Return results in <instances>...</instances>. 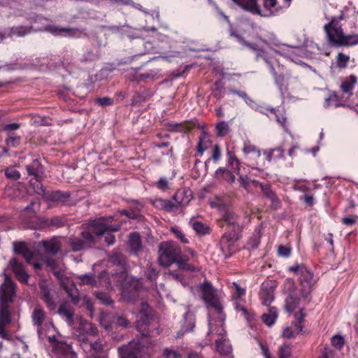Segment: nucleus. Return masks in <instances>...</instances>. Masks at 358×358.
I'll use <instances>...</instances> for the list:
<instances>
[{
  "label": "nucleus",
  "mask_w": 358,
  "mask_h": 358,
  "mask_svg": "<svg viewBox=\"0 0 358 358\" xmlns=\"http://www.w3.org/2000/svg\"><path fill=\"white\" fill-rule=\"evenodd\" d=\"M279 358H289L291 356V348L287 344L282 345L278 351Z\"/></svg>",
  "instance_id": "obj_51"
},
{
  "label": "nucleus",
  "mask_w": 358,
  "mask_h": 358,
  "mask_svg": "<svg viewBox=\"0 0 358 358\" xmlns=\"http://www.w3.org/2000/svg\"><path fill=\"white\" fill-rule=\"evenodd\" d=\"M40 178H38V182H36V180L31 179L30 180L31 185L34 186V191L38 194H43L45 193V188L41 184L39 180Z\"/></svg>",
  "instance_id": "obj_59"
},
{
  "label": "nucleus",
  "mask_w": 358,
  "mask_h": 358,
  "mask_svg": "<svg viewBox=\"0 0 358 358\" xmlns=\"http://www.w3.org/2000/svg\"><path fill=\"white\" fill-rule=\"evenodd\" d=\"M58 313L65 317L66 322L69 326H73L74 310L70 306L66 303L61 304L58 309Z\"/></svg>",
  "instance_id": "obj_26"
},
{
  "label": "nucleus",
  "mask_w": 358,
  "mask_h": 358,
  "mask_svg": "<svg viewBox=\"0 0 358 358\" xmlns=\"http://www.w3.org/2000/svg\"><path fill=\"white\" fill-rule=\"evenodd\" d=\"M357 77L354 75H350L348 79L345 80L341 85V91L347 94L348 96L352 95V90L357 84Z\"/></svg>",
  "instance_id": "obj_30"
},
{
  "label": "nucleus",
  "mask_w": 358,
  "mask_h": 358,
  "mask_svg": "<svg viewBox=\"0 0 358 358\" xmlns=\"http://www.w3.org/2000/svg\"><path fill=\"white\" fill-rule=\"evenodd\" d=\"M55 277L60 281L61 285L64 289H67V285H71V280L65 276L63 271L60 268H57L53 271Z\"/></svg>",
  "instance_id": "obj_40"
},
{
  "label": "nucleus",
  "mask_w": 358,
  "mask_h": 358,
  "mask_svg": "<svg viewBox=\"0 0 358 358\" xmlns=\"http://www.w3.org/2000/svg\"><path fill=\"white\" fill-rule=\"evenodd\" d=\"M200 290L202 293V299L206 302L207 306H210L218 311L222 310V307L217 298L216 290L210 282L205 280L200 285Z\"/></svg>",
  "instance_id": "obj_7"
},
{
  "label": "nucleus",
  "mask_w": 358,
  "mask_h": 358,
  "mask_svg": "<svg viewBox=\"0 0 358 358\" xmlns=\"http://www.w3.org/2000/svg\"><path fill=\"white\" fill-rule=\"evenodd\" d=\"M42 244L44 246L45 252L50 255L57 254L61 249L60 242L55 238L49 241H43Z\"/></svg>",
  "instance_id": "obj_29"
},
{
  "label": "nucleus",
  "mask_w": 358,
  "mask_h": 358,
  "mask_svg": "<svg viewBox=\"0 0 358 358\" xmlns=\"http://www.w3.org/2000/svg\"><path fill=\"white\" fill-rule=\"evenodd\" d=\"M162 208L167 212H171L177 209L179 203H175L169 200L160 199Z\"/></svg>",
  "instance_id": "obj_46"
},
{
  "label": "nucleus",
  "mask_w": 358,
  "mask_h": 358,
  "mask_svg": "<svg viewBox=\"0 0 358 358\" xmlns=\"http://www.w3.org/2000/svg\"><path fill=\"white\" fill-rule=\"evenodd\" d=\"M224 221L232 228L239 226L237 223V215L232 211H227L223 215Z\"/></svg>",
  "instance_id": "obj_42"
},
{
  "label": "nucleus",
  "mask_w": 358,
  "mask_h": 358,
  "mask_svg": "<svg viewBox=\"0 0 358 358\" xmlns=\"http://www.w3.org/2000/svg\"><path fill=\"white\" fill-rule=\"evenodd\" d=\"M229 92L241 97L248 105H252L254 103L253 99L250 98L244 91H238L234 89H230Z\"/></svg>",
  "instance_id": "obj_50"
},
{
  "label": "nucleus",
  "mask_w": 358,
  "mask_h": 358,
  "mask_svg": "<svg viewBox=\"0 0 358 358\" xmlns=\"http://www.w3.org/2000/svg\"><path fill=\"white\" fill-rule=\"evenodd\" d=\"M40 205L39 200L38 199H34L24 208V210L31 213H36L40 209Z\"/></svg>",
  "instance_id": "obj_57"
},
{
  "label": "nucleus",
  "mask_w": 358,
  "mask_h": 358,
  "mask_svg": "<svg viewBox=\"0 0 358 358\" xmlns=\"http://www.w3.org/2000/svg\"><path fill=\"white\" fill-rule=\"evenodd\" d=\"M80 329L89 335L95 336L98 333L97 328L91 322L82 321L80 324Z\"/></svg>",
  "instance_id": "obj_39"
},
{
  "label": "nucleus",
  "mask_w": 358,
  "mask_h": 358,
  "mask_svg": "<svg viewBox=\"0 0 358 358\" xmlns=\"http://www.w3.org/2000/svg\"><path fill=\"white\" fill-rule=\"evenodd\" d=\"M192 223L193 229L197 234L201 235H206L210 234V229L207 224L199 221H192Z\"/></svg>",
  "instance_id": "obj_38"
},
{
  "label": "nucleus",
  "mask_w": 358,
  "mask_h": 358,
  "mask_svg": "<svg viewBox=\"0 0 358 358\" xmlns=\"http://www.w3.org/2000/svg\"><path fill=\"white\" fill-rule=\"evenodd\" d=\"M242 151L246 159L253 162V164H257V160L261 156V150L250 141H245Z\"/></svg>",
  "instance_id": "obj_17"
},
{
  "label": "nucleus",
  "mask_w": 358,
  "mask_h": 358,
  "mask_svg": "<svg viewBox=\"0 0 358 358\" xmlns=\"http://www.w3.org/2000/svg\"><path fill=\"white\" fill-rule=\"evenodd\" d=\"M195 327V318L193 314L187 312L184 315L181 324V329L178 334L183 335L193 331Z\"/></svg>",
  "instance_id": "obj_24"
},
{
  "label": "nucleus",
  "mask_w": 358,
  "mask_h": 358,
  "mask_svg": "<svg viewBox=\"0 0 358 358\" xmlns=\"http://www.w3.org/2000/svg\"><path fill=\"white\" fill-rule=\"evenodd\" d=\"M164 126H166L164 124ZM195 124L192 122H185L184 123H168L167 129L172 131L187 132L192 129Z\"/></svg>",
  "instance_id": "obj_28"
},
{
  "label": "nucleus",
  "mask_w": 358,
  "mask_h": 358,
  "mask_svg": "<svg viewBox=\"0 0 358 358\" xmlns=\"http://www.w3.org/2000/svg\"><path fill=\"white\" fill-rule=\"evenodd\" d=\"M138 319L136 321V329L144 338L150 336L148 325L152 318V309L149 304L143 302L138 313Z\"/></svg>",
  "instance_id": "obj_6"
},
{
  "label": "nucleus",
  "mask_w": 358,
  "mask_h": 358,
  "mask_svg": "<svg viewBox=\"0 0 358 358\" xmlns=\"http://www.w3.org/2000/svg\"><path fill=\"white\" fill-rule=\"evenodd\" d=\"M241 227L236 226L224 234L220 240L222 250L227 255H231L234 250L235 243L241 238Z\"/></svg>",
  "instance_id": "obj_9"
},
{
  "label": "nucleus",
  "mask_w": 358,
  "mask_h": 358,
  "mask_svg": "<svg viewBox=\"0 0 358 358\" xmlns=\"http://www.w3.org/2000/svg\"><path fill=\"white\" fill-rule=\"evenodd\" d=\"M69 197V194L67 192H62L61 191H56L52 193L51 199L55 201L65 202Z\"/></svg>",
  "instance_id": "obj_47"
},
{
  "label": "nucleus",
  "mask_w": 358,
  "mask_h": 358,
  "mask_svg": "<svg viewBox=\"0 0 358 358\" xmlns=\"http://www.w3.org/2000/svg\"><path fill=\"white\" fill-rule=\"evenodd\" d=\"M300 299L294 295H289L285 300V310L289 312H293L299 305Z\"/></svg>",
  "instance_id": "obj_36"
},
{
  "label": "nucleus",
  "mask_w": 358,
  "mask_h": 358,
  "mask_svg": "<svg viewBox=\"0 0 358 358\" xmlns=\"http://www.w3.org/2000/svg\"><path fill=\"white\" fill-rule=\"evenodd\" d=\"M331 344L337 349H341L344 345V338L341 336L335 335L331 338Z\"/></svg>",
  "instance_id": "obj_58"
},
{
  "label": "nucleus",
  "mask_w": 358,
  "mask_h": 358,
  "mask_svg": "<svg viewBox=\"0 0 358 358\" xmlns=\"http://www.w3.org/2000/svg\"><path fill=\"white\" fill-rule=\"evenodd\" d=\"M216 88L213 91V95L216 99H221L224 96L223 87L220 86L219 82L215 83Z\"/></svg>",
  "instance_id": "obj_64"
},
{
  "label": "nucleus",
  "mask_w": 358,
  "mask_h": 358,
  "mask_svg": "<svg viewBox=\"0 0 358 358\" xmlns=\"http://www.w3.org/2000/svg\"><path fill=\"white\" fill-rule=\"evenodd\" d=\"M159 251L161 254L158 258V262L164 266H169L175 263L182 254L180 246L173 241L161 243Z\"/></svg>",
  "instance_id": "obj_4"
},
{
  "label": "nucleus",
  "mask_w": 358,
  "mask_h": 358,
  "mask_svg": "<svg viewBox=\"0 0 358 358\" xmlns=\"http://www.w3.org/2000/svg\"><path fill=\"white\" fill-rule=\"evenodd\" d=\"M43 30L55 36L78 37L80 35V31L77 29L61 27L57 25H48Z\"/></svg>",
  "instance_id": "obj_15"
},
{
  "label": "nucleus",
  "mask_w": 358,
  "mask_h": 358,
  "mask_svg": "<svg viewBox=\"0 0 358 358\" xmlns=\"http://www.w3.org/2000/svg\"><path fill=\"white\" fill-rule=\"evenodd\" d=\"M187 261L188 259L184 257L181 254L175 263L180 269L188 271H195L196 267L194 265L189 264Z\"/></svg>",
  "instance_id": "obj_37"
},
{
  "label": "nucleus",
  "mask_w": 358,
  "mask_h": 358,
  "mask_svg": "<svg viewBox=\"0 0 358 358\" xmlns=\"http://www.w3.org/2000/svg\"><path fill=\"white\" fill-rule=\"evenodd\" d=\"M31 31V27L17 26L13 27L8 30V37L16 36H24Z\"/></svg>",
  "instance_id": "obj_34"
},
{
  "label": "nucleus",
  "mask_w": 358,
  "mask_h": 358,
  "mask_svg": "<svg viewBox=\"0 0 358 358\" xmlns=\"http://www.w3.org/2000/svg\"><path fill=\"white\" fill-rule=\"evenodd\" d=\"M278 255L280 257H288L291 255V248L286 245H279L278 248Z\"/></svg>",
  "instance_id": "obj_60"
},
{
  "label": "nucleus",
  "mask_w": 358,
  "mask_h": 358,
  "mask_svg": "<svg viewBox=\"0 0 358 358\" xmlns=\"http://www.w3.org/2000/svg\"><path fill=\"white\" fill-rule=\"evenodd\" d=\"M141 287L139 280L132 278L127 282H125L122 287V294L129 299L134 298L137 296V292Z\"/></svg>",
  "instance_id": "obj_18"
},
{
  "label": "nucleus",
  "mask_w": 358,
  "mask_h": 358,
  "mask_svg": "<svg viewBox=\"0 0 358 358\" xmlns=\"http://www.w3.org/2000/svg\"><path fill=\"white\" fill-rule=\"evenodd\" d=\"M350 61V57L343 52H339L336 57V66L339 69H345Z\"/></svg>",
  "instance_id": "obj_44"
},
{
  "label": "nucleus",
  "mask_w": 358,
  "mask_h": 358,
  "mask_svg": "<svg viewBox=\"0 0 358 358\" xmlns=\"http://www.w3.org/2000/svg\"><path fill=\"white\" fill-rule=\"evenodd\" d=\"M4 282L0 286V303L11 304L15 296V283L6 272L2 274Z\"/></svg>",
  "instance_id": "obj_10"
},
{
  "label": "nucleus",
  "mask_w": 358,
  "mask_h": 358,
  "mask_svg": "<svg viewBox=\"0 0 358 358\" xmlns=\"http://www.w3.org/2000/svg\"><path fill=\"white\" fill-rule=\"evenodd\" d=\"M232 1L244 10L260 16H266V15L262 13V10L257 3V0H245V2H241L238 0Z\"/></svg>",
  "instance_id": "obj_20"
},
{
  "label": "nucleus",
  "mask_w": 358,
  "mask_h": 358,
  "mask_svg": "<svg viewBox=\"0 0 358 358\" xmlns=\"http://www.w3.org/2000/svg\"><path fill=\"white\" fill-rule=\"evenodd\" d=\"M113 220L112 217H99L92 221L90 226L81 232V237L87 247L94 243L95 236H101L108 231H117L120 226L108 225Z\"/></svg>",
  "instance_id": "obj_2"
},
{
  "label": "nucleus",
  "mask_w": 358,
  "mask_h": 358,
  "mask_svg": "<svg viewBox=\"0 0 358 358\" xmlns=\"http://www.w3.org/2000/svg\"><path fill=\"white\" fill-rule=\"evenodd\" d=\"M49 341L52 351L58 358H77L76 353L72 350L70 345L55 339V336L50 337Z\"/></svg>",
  "instance_id": "obj_11"
},
{
  "label": "nucleus",
  "mask_w": 358,
  "mask_h": 358,
  "mask_svg": "<svg viewBox=\"0 0 358 358\" xmlns=\"http://www.w3.org/2000/svg\"><path fill=\"white\" fill-rule=\"evenodd\" d=\"M232 285L236 289L234 296V299H238L242 296H243L245 294V289L241 287L237 282H232Z\"/></svg>",
  "instance_id": "obj_61"
},
{
  "label": "nucleus",
  "mask_w": 358,
  "mask_h": 358,
  "mask_svg": "<svg viewBox=\"0 0 358 358\" xmlns=\"http://www.w3.org/2000/svg\"><path fill=\"white\" fill-rule=\"evenodd\" d=\"M171 231L174 234L177 238L180 239L183 243H187L188 240L182 232L176 227H171Z\"/></svg>",
  "instance_id": "obj_62"
},
{
  "label": "nucleus",
  "mask_w": 358,
  "mask_h": 358,
  "mask_svg": "<svg viewBox=\"0 0 358 358\" xmlns=\"http://www.w3.org/2000/svg\"><path fill=\"white\" fill-rule=\"evenodd\" d=\"M235 36L243 45H245L247 48H248L249 49L256 52V60H258L260 58H262L263 59V56L259 55V54L262 55L261 54L262 52V53L266 55L268 57H274L273 54H278V55H282L285 57H289V58H291L292 56V54H290L289 52H282L279 50H275L273 48H271L270 52L266 51L265 50H264L262 48H259L257 44L251 43L246 41L245 40H244V38L241 36L238 35V34H236Z\"/></svg>",
  "instance_id": "obj_12"
},
{
  "label": "nucleus",
  "mask_w": 358,
  "mask_h": 358,
  "mask_svg": "<svg viewBox=\"0 0 358 358\" xmlns=\"http://www.w3.org/2000/svg\"><path fill=\"white\" fill-rule=\"evenodd\" d=\"M143 341H132L118 348L120 358H150V355L143 352Z\"/></svg>",
  "instance_id": "obj_5"
},
{
  "label": "nucleus",
  "mask_w": 358,
  "mask_h": 358,
  "mask_svg": "<svg viewBox=\"0 0 358 358\" xmlns=\"http://www.w3.org/2000/svg\"><path fill=\"white\" fill-rule=\"evenodd\" d=\"M277 0H264L263 1V6L264 8L268 12V15L266 16L270 15H277L282 9L281 6H277Z\"/></svg>",
  "instance_id": "obj_32"
},
{
  "label": "nucleus",
  "mask_w": 358,
  "mask_h": 358,
  "mask_svg": "<svg viewBox=\"0 0 358 358\" xmlns=\"http://www.w3.org/2000/svg\"><path fill=\"white\" fill-rule=\"evenodd\" d=\"M175 172L172 171L168 176H162L158 179V189L163 192H169L173 189Z\"/></svg>",
  "instance_id": "obj_22"
},
{
  "label": "nucleus",
  "mask_w": 358,
  "mask_h": 358,
  "mask_svg": "<svg viewBox=\"0 0 358 358\" xmlns=\"http://www.w3.org/2000/svg\"><path fill=\"white\" fill-rule=\"evenodd\" d=\"M235 173L225 167H220L215 172V178L217 180H224L229 184H233L236 180Z\"/></svg>",
  "instance_id": "obj_23"
},
{
  "label": "nucleus",
  "mask_w": 358,
  "mask_h": 358,
  "mask_svg": "<svg viewBox=\"0 0 358 358\" xmlns=\"http://www.w3.org/2000/svg\"><path fill=\"white\" fill-rule=\"evenodd\" d=\"M20 128V124L17 123H11L5 124L2 127V130L8 134V135H12L10 132L15 131Z\"/></svg>",
  "instance_id": "obj_63"
},
{
  "label": "nucleus",
  "mask_w": 358,
  "mask_h": 358,
  "mask_svg": "<svg viewBox=\"0 0 358 358\" xmlns=\"http://www.w3.org/2000/svg\"><path fill=\"white\" fill-rule=\"evenodd\" d=\"M158 150H161L162 155H172L173 148L169 141L159 142L158 141Z\"/></svg>",
  "instance_id": "obj_45"
},
{
  "label": "nucleus",
  "mask_w": 358,
  "mask_h": 358,
  "mask_svg": "<svg viewBox=\"0 0 358 358\" xmlns=\"http://www.w3.org/2000/svg\"><path fill=\"white\" fill-rule=\"evenodd\" d=\"M215 346L217 352L222 355H227L231 352V348L222 341H216Z\"/></svg>",
  "instance_id": "obj_48"
},
{
  "label": "nucleus",
  "mask_w": 358,
  "mask_h": 358,
  "mask_svg": "<svg viewBox=\"0 0 358 358\" xmlns=\"http://www.w3.org/2000/svg\"><path fill=\"white\" fill-rule=\"evenodd\" d=\"M259 185L263 195L271 202V206L273 209L277 210L280 208V201L278 198L275 192L271 189V185L263 184L257 181H254Z\"/></svg>",
  "instance_id": "obj_16"
},
{
  "label": "nucleus",
  "mask_w": 358,
  "mask_h": 358,
  "mask_svg": "<svg viewBox=\"0 0 358 358\" xmlns=\"http://www.w3.org/2000/svg\"><path fill=\"white\" fill-rule=\"evenodd\" d=\"M180 357L181 354L177 350H174L168 348L163 350V358H180Z\"/></svg>",
  "instance_id": "obj_54"
},
{
  "label": "nucleus",
  "mask_w": 358,
  "mask_h": 358,
  "mask_svg": "<svg viewBox=\"0 0 358 358\" xmlns=\"http://www.w3.org/2000/svg\"><path fill=\"white\" fill-rule=\"evenodd\" d=\"M69 244L73 251L77 252L87 248L82 238L73 237L69 238Z\"/></svg>",
  "instance_id": "obj_41"
},
{
  "label": "nucleus",
  "mask_w": 358,
  "mask_h": 358,
  "mask_svg": "<svg viewBox=\"0 0 358 358\" xmlns=\"http://www.w3.org/2000/svg\"><path fill=\"white\" fill-rule=\"evenodd\" d=\"M215 129L217 136L219 137H223L227 135L229 130V124L226 122L220 121L217 123Z\"/></svg>",
  "instance_id": "obj_43"
},
{
  "label": "nucleus",
  "mask_w": 358,
  "mask_h": 358,
  "mask_svg": "<svg viewBox=\"0 0 358 358\" xmlns=\"http://www.w3.org/2000/svg\"><path fill=\"white\" fill-rule=\"evenodd\" d=\"M325 102L327 106H329L331 103H334L336 107L345 106V104H342L338 102V96L335 92H332L327 98H326Z\"/></svg>",
  "instance_id": "obj_52"
},
{
  "label": "nucleus",
  "mask_w": 358,
  "mask_h": 358,
  "mask_svg": "<svg viewBox=\"0 0 358 358\" xmlns=\"http://www.w3.org/2000/svg\"><path fill=\"white\" fill-rule=\"evenodd\" d=\"M45 223L50 227H60L64 225V220L61 217H53L50 219H47Z\"/></svg>",
  "instance_id": "obj_53"
},
{
  "label": "nucleus",
  "mask_w": 358,
  "mask_h": 358,
  "mask_svg": "<svg viewBox=\"0 0 358 358\" xmlns=\"http://www.w3.org/2000/svg\"><path fill=\"white\" fill-rule=\"evenodd\" d=\"M10 307V304L0 303V338L12 341L13 336L6 329L12 321Z\"/></svg>",
  "instance_id": "obj_8"
},
{
  "label": "nucleus",
  "mask_w": 358,
  "mask_h": 358,
  "mask_svg": "<svg viewBox=\"0 0 358 358\" xmlns=\"http://www.w3.org/2000/svg\"><path fill=\"white\" fill-rule=\"evenodd\" d=\"M9 266L14 273L16 278L22 283L27 284L29 278L24 265L16 258H13L9 261Z\"/></svg>",
  "instance_id": "obj_14"
},
{
  "label": "nucleus",
  "mask_w": 358,
  "mask_h": 358,
  "mask_svg": "<svg viewBox=\"0 0 358 358\" xmlns=\"http://www.w3.org/2000/svg\"><path fill=\"white\" fill-rule=\"evenodd\" d=\"M259 56H263L264 61L269 66L270 71L273 75L275 80V83L278 85V87L282 89L283 86L285 85V77L282 73H278L274 66V64L276 62L279 64V61L274 58V57H268L264 53H261Z\"/></svg>",
  "instance_id": "obj_13"
},
{
  "label": "nucleus",
  "mask_w": 358,
  "mask_h": 358,
  "mask_svg": "<svg viewBox=\"0 0 358 358\" xmlns=\"http://www.w3.org/2000/svg\"><path fill=\"white\" fill-rule=\"evenodd\" d=\"M46 318V313L43 308L36 305L31 313V320L34 325L36 326L38 332L40 333L41 331V326Z\"/></svg>",
  "instance_id": "obj_21"
},
{
  "label": "nucleus",
  "mask_w": 358,
  "mask_h": 358,
  "mask_svg": "<svg viewBox=\"0 0 358 358\" xmlns=\"http://www.w3.org/2000/svg\"><path fill=\"white\" fill-rule=\"evenodd\" d=\"M227 156H228V160H227V166L231 169V171H233L234 173H236L237 175L240 174V161L236 157L234 152L228 150L227 151Z\"/></svg>",
  "instance_id": "obj_33"
},
{
  "label": "nucleus",
  "mask_w": 358,
  "mask_h": 358,
  "mask_svg": "<svg viewBox=\"0 0 358 358\" xmlns=\"http://www.w3.org/2000/svg\"><path fill=\"white\" fill-rule=\"evenodd\" d=\"M289 271L299 277L301 288V295L304 299H308L317 281L314 278L313 271L303 264L290 266Z\"/></svg>",
  "instance_id": "obj_3"
},
{
  "label": "nucleus",
  "mask_w": 358,
  "mask_h": 358,
  "mask_svg": "<svg viewBox=\"0 0 358 358\" xmlns=\"http://www.w3.org/2000/svg\"><path fill=\"white\" fill-rule=\"evenodd\" d=\"M129 245L131 250L135 253L138 252L142 248L140 235L138 233H132L129 236Z\"/></svg>",
  "instance_id": "obj_35"
},
{
  "label": "nucleus",
  "mask_w": 358,
  "mask_h": 358,
  "mask_svg": "<svg viewBox=\"0 0 358 358\" xmlns=\"http://www.w3.org/2000/svg\"><path fill=\"white\" fill-rule=\"evenodd\" d=\"M5 175L8 178L16 180L20 178V173L18 171L13 168H8L6 169Z\"/></svg>",
  "instance_id": "obj_56"
},
{
  "label": "nucleus",
  "mask_w": 358,
  "mask_h": 358,
  "mask_svg": "<svg viewBox=\"0 0 358 358\" xmlns=\"http://www.w3.org/2000/svg\"><path fill=\"white\" fill-rule=\"evenodd\" d=\"M68 293L69 297L71 299L75 304H77L80 301L78 290L75 288H70L69 285H67V289H64Z\"/></svg>",
  "instance_id": "obj_55"
},
{
  "label": "nucleus",
  "mask_w": 358,
  "mask_h": 358,
  "mask_svg": "<svg viewBox=\"0 0 358 358\" xmlns=\"http://www.w3.org/2000/svg\"><path fill=\"white\" fill-rule=\"evenodd\" d=\"M39 287L41 289V299L45 302L47 308L49 310H55L57 307V303L51 294L50 289L44 283H41Z\"/></svg>",
  "instance_id": "obj_19"
},
{
  "label": "nucleus",
  "mask_w": 358,
  "mask_h": 358,
  "mask_svg": "<svg viewBox=\"0 0 358 358\" xmlns=\"http://www.w3.org/2000/svg\"><path fill=\"white\" fill-rule=\"evenodd\" d=\"M278 317V310L275 307H270L267 313L262 316V322L268 327L272 326Z\"/></svg>",
  "instance_id": "obj_31"
},
{
  "label": "nucleus",
  "mask_w": 358,
  "mask_h": 358,
  "mask_svg": "<svg viewBox=\"0 0 358 358\" xmlns=\"http://www.w3.org/2000/svg\"><path fill=\"white\" fill-rule=\"evenodd\" d=\"M26 169L28 174L34 176V180L38 182V178H40L41 174L43 173V169L38 159H34L30 164L26 166Z\"/></svg>",
  "instance_id": "obj_27"
},
{
  "label": "nucleus",
  "mask_w": 358,
  "mask_h": 358,
  "mask_svg": "<svg viewBox=\"0 0 358 358\" xmlns=\"http://www.w3.org/2000/svg\"><path fill=\"white\" fill-rule=\"evenodd\" d=\"M78 278L80 279V283L82 285H95L96 283L94 275L90 274L81 275Z\"/></svg>",
  "instance_id": "obj_49"
},
{
  "label": "nucleus",
  "mask_w": 358,
  "mask_h": 358,
  "mask_svg": "<svg viewBox=\"0 0 358 358\" xmlns=\"http://www.w3.org/2000/svg\"><path fill=\"white\" fill-rule=\"evenodd\" d=\"M6 146L2 147V152L0 156L8 155L9 148H15L20 145L21 137L18 136L9 135L5 140Z\"/></svg>",
  "instance_id": "obj_25"
},
{
  "label": "nucleus",
  "mask_w": 358,
  "mask_h": 358,
  "mask_svg": "<svg viewBox=\"0 0 358 358\" xmlns=\"http://www.w3.org/2000/svg\"><path fill=\"white\" fill-rule=\"evenodd\" d=\"M329 43L336 48L350 47L358 44V34H344L341 24L333 17L324 26Z\"/></svg>",
  "instance_id": "obj_1"
}]
</instances>
